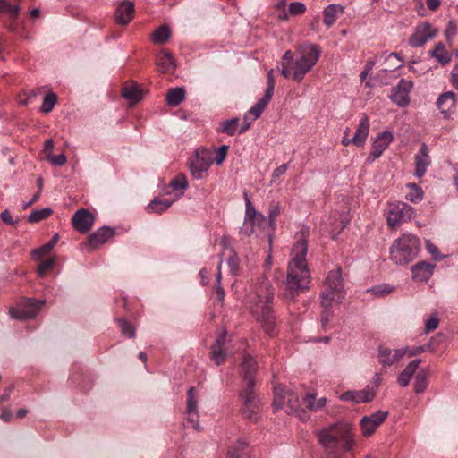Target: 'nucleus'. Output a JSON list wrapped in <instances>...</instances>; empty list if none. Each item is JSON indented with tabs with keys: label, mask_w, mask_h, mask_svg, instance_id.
Masks as SVG:
<instances>
[{
	"label": "nucleus",
	"mask_w": 458,
	"mask_h": 458,
	"mask_svg": "<svg viewBox=\"0 0 458 458\" xmlns=\"http://www.w3.org/2000/svg\"><path fill=\"white\" fill-rule=\"evenodd\" d=\"M244 202H245V213L242 225L240 227V234L244 236L258 235L262 228L263 225L267 221V217L258 212L256 208L253 206L248 193L243 192Z\"/></svg>",
	"instance_id": "423d86ee"
},
{
	"label": "nucleus",
	"mask_w": 458,
	"mask_h": 458,
	"mask_svg": "<svg viewBox=\"0 0 458 458\" xmlns=\"http://www.w3.org/2000/svg\"><path fill=\"white\" fill-rule=\"evenodd\" d=\"M270 90L268 92H265L264 96L258 100V102L250 107L247 112L249 115L252 116V119H258L262 114L263 111L268 105L271 100V97H269Z\"/></svg>",
	"instance_id": "473e14b6"
},
{
	"label": "nucleus",
	"mask_w": 458,
	"mask_h": 458,
	"mask_svg": "<svg viewBox=\"0 0 458 458\" xmlns=\"http://www.w3.org/2000/svg\"><path fill=\"white\" fill-rule=\"evenodd\" d=\"M414 208L403 201L389 202L386 209V222L390 228L406 223L414 216Z\"/></svg>",
	"instance_id": "6e6552de"
},
{
	"label": "nucleus",
	"mask_w": 458,
	"mask_h": 458,
	"mask_svg": "<svg viewBox=\"0 0 458 458\" xmlns=\"http://www.w3.org/2000/svg\"><path fill=\"white\" fill-rule=\"evenodd\" d=\"M134 4L132 2L124 1L119 4L115 12V20L122 25L128 24L133 17Z\"/></svg>",
	"instance_id": "b1692460"
},
{
	"label": "nucleus",
	"mask_w": 458,
	"mask_h": 458,
	"mask_svg": "<svg viewBox=\"0 0 458 458\" xmlns=\"http://www.w3.org/2000/svg\"><path fill=\"white\" fill-rule=\"evenodd\" d=\"M420 363L421 360L418 359L407 364L405 369L399 374L397 378V382L401 386L406 387L410 384L411 379L412 378Z\"/></svg>",
	"instance_id": "c85d7f7f"
},
{
	"label": "nucleus",
	"mask_w": 458,
	"mask_h": 458,
	"mask_svg": "<svg viewBox=\"0 0 458 458\" xmlns=\"http://www.w3.org/2000/svg\"><path fill=\"white\" fill-rule=\"evenodd\" d=\"M226 335L227 332L225 330H222L220 335L216 337L214 344L212 345V349H223L226 342Z\"/></svg>",
	"instance_id": "69168bd1"
},
{
	"label": "nucleus",
	"mask_w": 458,
	"mask_h": 458,
	"mask_svg": "<svg viewBox=\"0 0 458 458\" xmlns=\"http://www.w3.org/2000/svg\"><path fill=\"white\" fill-rule=\"evenodd\" d=\"M321 55L320 47L314 43H303L296 47V58L289 64H283L281 74L300 82L312 70Z\"/></svg>",
	"instance_id": "7ed1b4c3"
},
{
	"label": "nucleus",
	"mask_w": 458,
	"mask_h": 458,
	"mask_svg": "<svg viewBox=\"0 0 458 458\" xmlns=\"http://www.w3.org/2000/svg\"><path fill=\"white\" fill-rule=\"evenodd\" d=\"M55 263V258L51 257L44 261H42L38 267V275L39 276H43L45 273L51 268Z\"/></svg>",
	"instance_id": "6e6d98bb"
},
{
	"label": "nucleus",
	"mask_w": 458,
	"mask_h": 458,
	"mask_svg": "<svg viewBox=\"0 0 458 458\" xmlns=\"http://www.w3.org/2000/svg\"><path fill=\"white\" fill-rule=\"evenodd\" d=\"M420 249V239L412 233H403L390 248V259L398 266L411 262Z\"/></svg>",
	"instance_id": "20e7f679"
},
{
	"label": "nucleus",
	"mask_w": 458,
	"mask_h": 458,
	"mask_svg": "<svg viewBox=\"0 0 458 458\" xmlns=\"http://www.w3.org/2000/svg\"><path fill=\"white\" fill-rule=\"evenodd\" d=\"M438 318L437 316H432L425 322V331L426 333H429L435 330L438 326Z\"/></svg>",
	"instance_id": "0e129e2a"
},
{
	"label": "nucleus",
	"mask_w": 458,
	"mask_h": 458,
	"mask_svg": "<svg viewBox=\"0 0 458 458\" xmlns=\"http://www.w3.org/2000/svg\"><path fill=\"white\" fill-rule=\"evenodd\" d=\"M280 214V208L278 205L274 206L268 212L269 225L274 227L275 220Z\"/></svg>",
	"instance_id": "338daca9"
},
{
	"label": "nucleus",
	"mask_w": 458,
	"mask_h": 458,
	"mask_svg": "<svg viewBox=\"0 0 458 458\" xmlns=\"http://www.w3.org/2000/svg\"><path fill=\"white\" fill-rule=\"evenodd\" d=\"M56 102H57L56 95L53 92L47 93L43 98V102H42V105L40 107L41 112L44 114L50 113L53 110V108L55 107Z\"/></svg>",
	"instance_id": "c03bdc74"
},
{
	"label": "nucleus",
	"mask_w": 458,
	"mask_h": 458,
	"mask_svg": "<svg viewBox=\"0 0 458 458\" xmlns=\"http://www.w3.org/2000/svg\"><path fill=\"white\" fill-rule=\"evenodd\" d=\"M213 158L211 152L205 148H197L188 160V168L195 180H200L208 173Z\"/></svg>",
	"instance_id": "0eeeda50"
},
{
	"label": "nucleus",
	"mask_w": 458,
	"mask_h": 458,
	"mask_svg": "<svg viewBox=\"0 0 458 458\" xmlns=\"http://www.w3.org/2000/svg\"><path fill=\"white\" fill-rule=\"evenodd\" d=\"M228 149L229 146L227 145H222L216 149V157L213 158V163H216L217 165H221L227 157Z\"/></svg>",
	"instance_id": "864d4df0"
},
{
	"label": "nucleus",
	"mask_w": 458,
	"mask_h": 458,
	"mask_svg": "<svg viewBox=\"0 0 458 458\" xmlns=\"http://www.w3.org/2000/svg\"><path fill=\"white\" fill-rule=\"evenodd\" d=\"M438 30L428 21L419 23L409 38V45L411 47H421L428 41L437 37Z\"/></svg>",
	"instance_id": "f8f14e48"
},
{
	"label": "nucleus",
	"mask_w": 458,
	"mask_h": 458,
	"mask_svg": "<svg viewBox=\"0 0 458 458\" xmlns=\"http://www.w3.org/2000/svg\"><path fill=\"white\" fill-rule=\"evenodd\" d=\"M375 396V390L367 387L362 390H353L343 393L339 399L344 402H352L355 403L370 402Z\"/></svg>",
	"instance_id": "412c9836"
},
{
	"label": "nucleus",
	"mask_w": 458,
	"mask_h": 458,
	"mask_svg": "<svg viewBox=\"0 0 458 458\" xmlns=\"http://www.w3.org/2000/svg\"><path fill=\"white\" fill-rule=\"evenodd\" d=\"M369 133V119L367 114H362L356 128V131L352 136L353 145L356 147H363L366 143Z\"/></svg>",
	"instance_id": "5701e85b"
},
{
	"label": "nucleus",
	"mask_w": 458,
	"mask_h": 458,
	"mask_svg": "<svg viewBox=\"0 0 458 458\" xmlns=\"http://www.w3.org/2000/svg\"><path fill=\"white\" fill-rule=\"evenodd\" d=\"M415 171L414 174L418 178H421L427 172L428 167L431 164L428 148L422 143L418 153L415 155Z\"/></svg>",
	"instance_id": "6ab92c4d"
},
{
	"label": "nucleus",
	"mask_w": 458,
	"mask_h": 458,
	"mask_svg": "<svg viewBox=\"0 0 458 458\" xmlns=\"http://www.w3.org/2000/svg\"><path fill=\"white\" fill-rule=\"evenodd\" d=\"M306 5L302 2H292L287 9L288 19L290 16H300L306 12Z\"/></svg>",
	"instance_id": "8fccbe9b"
},
{
	"label": "nucleus",
	"mask_w": 458,
	"mask_h": 458,
	"mask_svg": "<svg viewBox=\"0 0 458 458\" xmlns=\"http://www.w3.org/2000/svg\"><path fill=\"white\" fill-rule=\"evenodd\" d=\"M53 210L50 208H44L42 209H37L32 211L29 216L28 221L30 223H38L43 219L47 218L51 214Z\"/></svg>",
	"instance_id": "37998d69"
},
{
	"label": "nucleus",
	"mask_w": 458,
	"mask_h": 458,
	"mask_svg": "<svg viewBox=\"0 0 458 458\" xmlns=\"http://www.w3.org/2000/svg\"><path fill=\"white\" fill-rule=\"evenodd\" d=\"M171 37V30L166 25L164 24L157 28L153 33H152V41L155 44H165L166 43Z\"/></svg>",
	"instance_id": "58836bf2"
},
{
	"label": "nucleus",
	"mask_w": 458,
	"mask_h": 458,
	"mask_svg": "<svg viewBox=\"0 0 458 458\" xmlns=\"http://www.w3.org/2000/svg\"><path fill=\"white\" fill-rule=\"evenodd\" d=\"M406 189L409 191L405 195V199L411 203L417 204L422 201L424 198V191L421 187L418 186L416 183L409 182L405 185Z\"/></svg>",
	"instance_id": "2f4dec72"
},
{
	"label": "nucleus",
	"mask_w": 458,
	"mask_h": 458,
	"mask_svg": "<svg viewBox=\"0 0 458 458\" xmlns=\"http://www.w3.org/2000/svg\"><path fill=\"white\" fill-rule=\"evenodd\" d=\"M387 415V411H378L369 416H364L360 422L362 434L366 437L372 435Z\"/></svg>",
	"instance_id": "dca6fc26"
},
{
	"label": "nucleus",
	"mask_w": 458,
	"mask_h": 458,
	"mask_svg": "<svg viewBox=\"0 0 458 458\" xmlns=\"http://www.w3.org/2000/svg\"><path fill=\"white\" fill-rule=\"evenodd\" d=\"M239 119L234 117L229 120L223 121L217 128L218 132L225 133L229 136L234 135L239 130Z\"/></svg>",
	"instance_id": "ea45409f"
},
{
	"label": "nucleus",
	"mask_w": 458,
	"mask_h": 458,
	"mask_svg": "<svg viewBox=\"0 0 458 458\" xmlns=\"http://www.w3.org/2000/svg\"><path fill=\"white\" fill-rule=\"evenodd\" d=\"M257 370L256 360L250 355H246L243 358L242 363V372L243 374V387H248V381H251L252 387L254 386V377Z\"/></svg>",
	"instance_id": "a878e982"
},
{
	"label": "nucleus",
	"mask_w": 458,
	"mask_h": 458,
	"mask_svg": "<svg viewBox=\"0 0 458 458\" xmlns=\"http://www.w3.org/2000/svg\"><path fill=\"white\" fill-rule=\"evenodd\" d=\"M425 246H426L428 252L432 256L434 260L439 261L444 258V256L440 255V253L438 251V248L434 243H432L429 240L426 241Z\"/></svg>",
	"instance_id": "13d9d810"
},
{
	"label": "nucleus",
	"mask_w": 458,
	"mask_h": 458,
	"mask_svg": "<svg viewBox=\"0 0 458 458\" xmlns=\"http://www.w3.org/2000/svg\"><path fill=\"white\" fill-rule=\"evenodd\" d=\"M240 397L242 401L241 408L242 413L251 420H258L259 413V401L253 394V387L251 381H248V387H243L240 392Z\"/></svg>",
	"instance_id": "1a4fd4ad"
},
{
	"label": "nucleus",
	"mask_w": 458,
	"mask_h": 458,
	"mask_svg": "<svg viewBox=\"0 0 458 458\" xmlns=\"http://www.w3.org/2000/svg\"><path fill=\"white\" fill-rule=\"evenodd\" d=\"M274 407L276 410L285 409V412H296L300 407L299 398L290 392H284L280 386L274 388Z\"/></svg>",
	"instance_id": "9b49d317"
},
{
	"label": "nucleus",
	"mask_w": 458,
	"mask_h": 458,
	"mask_svg": "<svg viewBox=\"0 0 458 458\" xmlns=\"http://www.w3.org/2000/svg\"><path fill=\"white\" fill-rule=\"evenodd\" d=\"M304 403L310 411L317 412L326 406L327 399L326 397L317 399L315 394H308L304 397Z\"/></svg>",
	"instance_id": "c9c22d12"
},
{
	"label": "nucleus",
	"mask_w": 458,
	"mask_h": 458,
	"mask_svg": "<svg viewBox=\"0 0 458 458\" xmlns=\"http://www.w3.org/2000/svg\"><path fill=\"white\" fill-rule=\"evenodd\" d=\"M122 95L131 103H137L142 98V91L136 84H126L123 88Z\"/></svg>",
	"instance_id": "72a5a7b5"
},
{
	"label": "nucleus",
	"mask_w": 458,
	"mask_h": 458,
	"mask_svg": "<svg viewBox=\"0 0 458 458\" xmlns=\"http://www.w3.org/2000/svg\"><path fill=\"white\" fill-rule=\"evenodd\" d=\"M431 55L443 64H446L451 61L450 55L446 52L443 43H437L434 49L431 50Z\"/></svg>",
	"instance_id": "79ce46f5"
},
{
	"label": "nucleus",
	"mask_w": 458,
	"mask_h": 458,
	"mask_svg": "<svg viewBox=\"0 0 458 458\" xmlns=\"http://www.w3.org/2000/svg\"><path fill=\"white\" fill-rule=\"evenodd\" d=\"M174 201L176 200L174 199L170 200L157 198L150 201L146 209L150 214H162L166 211Z\"/></svg>",
	"instance_id": "7c9ffc66"
},
{
	"label": "nucleus",
	"mask_w": 458,
	"mask_h": 458,
	"mask_svg": "<svg viewBox=\"0 0 458 458\" xmlns=\"http://www.w3.org/2000/svg\"><path fill=\"white\" fill-rule=\"evenodd\" d=\"M44 303V301L27 299L22 301L16 308H11L9 313L15 319L32 318L38 313Z\"/></svg>",
	"instance_id": "ddd939ff"
},
{
	"label": "nucleus",
	"mask_w": 458,
	"mask_h": 458,
	"mask_svg": "<svg viewBox=\"0 0 458 458\" xmlns=\"http://www.w3.org/2000/svg\"><path fill=\"white\" fill-rule=\"evenodd\" d=\"M457 33V28L454 21H449L445 30V36L448 42H451Z\"/></svg>",
	"instance_id": "052dcab7"
},
{
	"label": "nucleus",
	"mask_w": 458,
	"mask_h": 458,
	"mask_svg": "<svg viewBox=\"0 0 458 458\" xmlns=\"http://www.w3.org/2000/svg\"><path fill=\"white\" fill-rule=\"evenodd\" d=\"M20 10L19 4H10L5 0H0V13H7L11 17L16 18Z\"/></svg>",
	"instance_id": "de8ad7c7"
},
{
	"label": "nucleus",
	"mask_w": 458,
	"mask_h": 458,
	"mask_svg": "<svg viewBox=\"0 0 458 458\" xmlns=\"http://www.w3.org/2000/svg\"><path fill=\"white\" fill-rule=\"evenodd\" d=\"M394 290V286L387 284H383L371 287L369 289V292L374 296L380 297L391 293Z\"/></svg>",
	"instance_id": "3c124183"
},
{
	"label": "nucleus",
	"mask_w": 458,
	"mask_h": 458,
	"mask_svg": "<svg viewBox=\"0 0 458 458\" xmlns=\"http://www.w3.org/2000/svg\"><path fill=\"white\" fill-rule=\"evenodd\" d=\"M197 398L195 394V388L190 387L187 392L186 400V415L187 420L191 423V427L196 430H199L200 427L199 424V412L197 410Z\"/></svg>",
	"instance_id": "a211bd4d"
},
{
	"label": "nucleus",
	"mask_w": 458,
	"mask_h": 458,
	"mask_svg": "<svg viewBox=\"0 0 458 458\" xmlns=\"http://www.w3.org/2000/svg\"><path fill=\"white\" fill-rule=\"evenodd\" d=\"M451 83L454 88L458 89V64L452 70Z\"/></svg>",
	"instance_id": "774afa93"
},
{
	"label": "nucleus",
	"mask_w": 458,
	"mask_h": 458,
	"mask_svg": "<svg viewBox=\"0 0 458 458\" xmlns=\"http://www.w3.org/2000/svg\"><path fill=\"white\" fill-rule=\"evenodd\" d=\"M307 252L308 244L304 239L296 242L293 246L284 281L287 291L286 296L293 298L300 293L309 289L310 273L306 259Z\"/></svg>",
	"instance_id": "f03ea898"
},
{
	"label": "nucleus",
	"mask_w": 458,
	"mask_h": 458,
	"mask_svg": "<svg viewBox=\"0 0 458 458\" xmlns=\"http://www.w3.org/2000/svg\"><path fill=\"white\" fill-rule=\"evenodd\" d=\"M246 446L247 442L245 440H238L236 445L228 451L226 458H239L241 456V452Z\"/></svg>",
	"instance_id": "603ef678"
},
{
	"label": "nucleus",
	"mask_w": 458,
	"mask_h": 458,
	"mask_svg": "<svg viewBox=\"0 0 458 458\" xmlns=\"http://www.w3.org/2000/svg\"><path fill=\"white\" fill-rule=\"evenodd\" d=\"M256 119H252V116L251 115H249V113L247 112L244 116H243V121H242V126L240 127L238 132L240 134L242 133H244L246 131H248L251 125V123L255 121Z\"/></svg>",
	"instance_id": "e2e57ef3"
},
{
	"label": "nucleus",
	"mask_w": 458,
	"mask_h": 458,
	"mask_svg": "<svg viewBox=\"0 0 458 458\" xmlns=\"http://www.w3.org/2000/svg\"><path fill=\"white\" fill-rule=\"evenodd\" d=\"M114 234V231L111 227L103 226L89 236L88 245L91 249H96L106 243Z\"/></svg>",
	"instance_id": "4be33fe9"
},
{
	"label": "nucleus",
	"mask_w": 458,
	"mask_h": 458,
	"mask_svg": "<svg viewBox=\"0 0 458 458\" xmlns=\"http://www.w3.org/2000/svg\"><path fill=\"white\" fill-rule=\"evenodd\" d=\"M211 358L216 365H220L225 360V353L223 349H212Z\"/></svg>",
	"instance_id": "680f3d73"
},
{
	"label": "nucleus",
	"mask_w": 458,
	"mask_h": 458,
	"mask_svg": "<svg viewBox=\"0 0 458 458\" xmlns=\"http://www.w3.org/2000/svg\"><path fill=\"white\" fill-rule=\"evenodd\" d=\"M274 296L275 289L265 276L259 278L246 296L248 308L268 335H273L276 331L272 309Z\"/></svg>",
	"instance_id": "f257e3e1"
},
{
	"label": "nucleus",
	"mask_w": 458,
	"mask_h": 458,
	"mask_svg": "<svg viewBox=\"0 0 458 458\" xmlns=\"http://www.w3.org/2000/svg\"><path fill=\"white\" fill-rule=\"evenodd\" d=\"M344 422L330 424L316 431L319 445L327 449H335L340 443V428Z\"/></svg>",
	"instance_id": "9d476101"
},
{
	"label": "nucleus",
	"mask_w": 458,
	"mask_h": 458,
	"mask_svg": "<svg viewBox=\"0 0 458 458\" xmlns=\"http://www.w3.org/2000/svg\"><path fill=\"white\" fill-rule=\"evenodd\" d=\"M156 64L162 73L173 72L175 69L174 59L171 53L163 51L156 57Z\"/></svg>",
	"instance_id": "cd10ccee"
},
{
	"label": "nucleus",
	"mask_w": 458,
	"mask_h": 458,
	"mask_svg": "<svg viewBox=\"0 0 458 458\" xmlns=\"http://www.w3.org/2000/svg\"><path fill=\"white\" fill-rule=\"evenodd\" d=\"M286 4H287V0H278L274 5V8L277 13V20L280 21H288V13L286 10Z\"/></svg>",
	"instance_id": "09e8293b"
},
{
	"label": "nucleus",
	"mask_w": 458,
	"mask_h": 458,
	"mask_svg": "<svg viewBox=\"0 0 458 458\" xmlns=\"http://www.w3.org/2000/svg\"><path fill=\"white\" fill-rule=\"evenodd\" d=\"M94 216L88 209H79L72 217V226L81 233L89 232L94 224Z\"/></svg>",
	"instance_id": "f3484780"
},
{
	"label": "nucleus",
	"mask_w": 458,
	"mask_h": 458,
	"mask_svg": "<svg viewBox=\"0 0 458 458\" xmlns=\"http://www.w3.org/2000/svg\"><path fill=\"white\" fill-rule=\"evenodd\" d=\"M189 184L187 182V178L184 174H180L175 178H174L170 183L169 187L175 191H180L179 193L175 194V197L174 199L177 200L179 199L182 195L183 191L188 188Z\"/></svg>",
	"instance_id": "f704fd0d"
},
{
	"label": "nucleus",
	"mask_w": 458,
	"mask_h": 458,
	"mask_svg": "<svg viewBox=\"0 0 458 458\" xmlns=\"http://www.w3.org/2000/svg\"><path fill=\"white\" fill-rule=\"evenodd\" d=\"M393 140L394 135L392 131H386L378 133L373 141L371 151L367 157V162L373 163L379 158Z\"/></svg>",
	"instance_id": "2eb2a0df"
},
{
	"label": "nucleus",
	"mask_w": 458,
	"mask_h": 458,
	"mask_svg": "<svg viewBox=\"0 0 458 458\" xmlns=\"http://www.w3.org/2000/svg\"><path fill=\"white\" fill-rule=\"evenodd\" d=\"M344 13V7L341 4H328L323 11L324 23L327 28L332 27L337 18Z\"/></svg>",
	"instance_id": "bb28decb"
},
{
	"label": "nucleus",
	"mask_w": 458,
	"mask_h": 458,
	"mask_svg": "<svg viewBox=\"0 0 458 458\" xmlns=\"http://www.w3.org/2000/svg\"><path fill=\"white\" fill-rule=\"evenodd\" d=\"M185 98V90L183 88H174L171 89L166 96V103L171 106H179Z\"/></svg>",
	"instance_id": "4c0bfd02"
},
{
	"label": "nucleus",
	"mask_w": 458,
	"mask_h": 458,
	"mask_svg": "<svg viewBox=\"0 0 458 458\" xmlns=\"http://www.w3.org/2000/svg\"><path fill=\"white\" fill-rule=\"evenodd\" d=\"M345 296L344 289L342 269L336 267L328 272L324 290L321 293V305L324 309H329L339 303Z\"/></svg>",
	"instance_id": "39448f33"
},
{
	"label": "nucleus",
	"mask_w": 458,
	"mask_h": 458,
	"mask_svg": "<svg viewBox=\"0 0 458 458\" xmlns=\"http://www.w3.org/2000/svg\"><path fill=\"white\" fill-rule=\"evenodd\" d=\"M55 247L54 242H47L43 246L35 249L31 251V257L35 260H39L42 257L47 255Z\"/></svg>",
	"instance_id": "a18cd8bd"
},
{
	"label": "nucleus",
	"mask_w": 458,
	"mask_h": 458,
	"mask_svg": "<svg viewBox=\"0 0 458 458\" xmlns=\"http://www.w3.org/2000/svg\"><path fill=\"white\" fill-rule=\"evenodd\" d=\"M412 88L413 82L411 80L401 79L397 85L393 88L389 98L398 106L405 107L410 104V93Z\"/></svg>",
	"instance_id": "4468645a"
},
{
	"label": "nucleus",
	"mask_w": 458,
	"mask_h": 458,
	"mask_svg": "<svg viewBox=\"0 0 458 458\" xmlns=\"http://www.w3.org/2000/svg\"><path fill=\"white\" fill-rule=\"evenodd\" d=\"M226 262L231 273L235 275L239 267V259L233 250H230V255L228 256Z\"/></svg>",
	"instance_id": "5fc2aeb1"
},
{
	"label": "nucleus",
	"mask_w": 458,
	"mask_h": 458,
	"mask_svg": "<svg viewBox=\"0 0 458 458\" xmlns=\"http://www.w3.org/2000/svg\"><path fill=\"white\" fill-rule=\"evenodd\" d=\"M378 358H379L380 363L384 367H390V366L394 365V363L398 362L399 360H401V359H402L401 356L398 355L397 349L392 351L391 349H389L387 347H380Z\"/></svg>",
	"instance_id": "c756f323"
},
{
	"label": "nucleus",
	"mask_w": 458,
	"mask_h": 458,
	"mask_svg": "<svg viewBox=\"0 0 458 458\" xmlns=\"http://www.w3.org/2000/svg\"><path fill=\"white\" fill-rule=\"evenodd\" d=\"M428 386V370L420 371L416 377L414 381V391L417 394L423 393Z\"/></svg>",
	"instance_id": "a19ab883"
},
{
	"label": "nucleus",
	"mask_w": 458,
	"mask_h": 458,
	"mask_svg": "<svg viewBox=\"0 0 458 458\" xmlns=\"http://www.w3.org/2000/svg\"><path fill=\"white\" fill-rule=\"evenodd\" d=\"M435 268L436 266L434 264L426 261L418 262L411 268L412 280L427 283L432 276Z\"/></svg>",
	"instance_id": "aec40b11"
},
{
	"label": "nucleus",
	"mask_w": 458,
	"mask_h": 458,
	"mask_svg": "<svg viewBox=\"0 0 458 458\" xmlns=\"http://www.w3.org/2000/svg\"><path fill=\"white\" fill-rule=\"evenodd\" d=\"M117 323L119 324V327H121V330L123 335H126L131 338H133L135 336L134 328L126 320L118 319Z\"/></svg>",
	"instance_id": "bf43d9fd"
},
{
	"label": "nucleus",
	"mask_w": 458,
	"mask_h": 458,
	"mask_svg": "<svg viewBox=\"0 0 458 458\" xmlns=\"http://www.w3.org/2000/svg\"><path fill=\"white\" fill-rule=\"evenodd\" d=\"M455 105V94L445 92L437 99V106L443 113H448Z\"/></svg>",
	"instance_id": "e433bc0d"
},
{
	"label": "nucleus",
	"mask_w": 458,
	"mask_h": 458,
	"mask_svg": "<svg viewBox=\"0 0 458 458\" xmlns=\"http://www.w3.org/2000/svg\"><path fill=\"white\" fill-rule=\"evenodd\" d=\"M427 350L426 345H420L416 347H404L401 349H397L398 355L401 356V358L407 356V357H412L415 355H418L420 353L424 352Z\"/></svg>",
	"instance_id": "49530a36"
},
{
	"label": "nucleus",
	"mask_w": 458,
	"mask_h": 458,
	"mask_svg": "<svg viewBox=\"0 0 458 458\" xmlns=\"http://www.w3.org/2000/svg\"><path fill=\"white\" fill-rule=\"evenodd\" d=\"M340 442L342 443V449L345 452H350L355 446L356 440L352 433V424L344 422L340 428Z\"/></svg>",
	"instance_id": "393cba45"
},
{
	"label": "nucleus",
	"mask_w": 458,
	"mask_h": 458,
	"mask_svg": "<svg viewBox=\"0 0 458 458\" xmlns=\"http://www.w3.org/2000/svg\"><path fill=\"white\" fill-rule=\"evenodd\" d=\"M46 159L55 166H61L64 165L67 161L66 156L64 154H59L56 156H54L52 154H47Z\"/></svg>",
	"instance_id": "4d7b16f0"
}]
</instances>
